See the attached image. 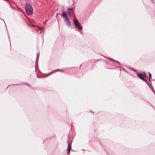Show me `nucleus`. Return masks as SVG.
I'll use <instances>...</instances> for the list:
<instances>
[{
  "instance_id": "f257e3e1",
  "label": "nucleus",
  "mask_w": 155,
  "mask_h": 155,
  "mask_svg": "<svg viewBox=\"0 0 155 155\" xmlns=\"http://www.w3.org/2000/svg\"><path fill=\"white\" fill-rule=\"evenodd\" d=\"M25 9L27 14L31 15L33 12V9L32 6L29 4H26L25 5Z\"/></svg>"
},
{
  "instance_id": "f03ea898",
  "label": "nucleus",
  "mask_w": 155,
  "mask_h": 155,
  "mask_svg": "<svg viewBox=\"0 0 155 155\" xmlns=\"http://www.w3.org/2000/svg\"><path fill=\"white\" fill-rule=\"evenodd\" d=\"M61 15L62 16L66 25L68 26H71V24L68 18L67 15L66 13L64 12H63Z\"/></svg>"
},
{
  "instance_id": "7ed1b4c3",
  "label": "nucleus",
  "mask_w": 155,
  "mask_h": 155,
  "mask_svg": "<svg viewBox=\"0 0 155 155\" xmlns=\"http://www.w3.org/2000/svg\"><path fill=\"white\" fill-rule=\"evenodd\" d=\"M75 26L78 29L80 30L82 28V27L80 25L79 23L78 22L77 20L74 19L73 20Z\"/></svg>"
},
{
  "instance_id": "20e7f679",
  "label": "nucleus",
  "mask_w": 155,
  "mask_h": 155,
  "mask_svg": "<svg viewBox=\"0 0 155 155\" xmlns=\"http://www.w3.org/2000/svg\"><path fill=\"white\" fill-rule=\"evenodd\" d=\"M67 12L68 15L70 16H71L72 17H74L75 18V15L73 13V9L72 8H68L67 9Z\"/></svg>"
},
{
  "instance_id": "39448f33",
  "label": "nucleus",
  "mask_w": 155,
  "mask_h": 155,
  "mask_svg": "<svg viewBox=\"0 0 155 155\" xmlns=\"http://www.w3.org/2000/svg\"><path fill=\"white\" fill-rule=\"evenodd\" d=\"M67 143H68V148H67V150L68 151V153L69 152H70V145L69 141H68Z\"/></svg>"
},
{
  "instance_id": "423d86ee",
  "label": "nucleus",
  "mask_w": 155,
  "mask_h": 155,
  "mask_svg": "<svg viewBox=\"0 0 155 155\" xmlns=\"http://www.w3.org/2000/svg\"><path fill=\"white\" fill-rule=\"evenodd\" d=\"M137 75L141 79L143 77L142 76H143L141 74H137Z\"/></svg>"
},
{
  "instance_id": "0eeeda50",
  "label": "nucleus",
  "mask_w": 155,
  "mask_h": 155,
  "mask_svg": "<svg viewBox=\"0 0 155 155\" xmlns=\"http://www.w3.org/2000/svg\"><path fill=\"white\" fill-rule=\"evenodd\" d=\"M142 75L144 77H145L146 74L145 72H143L142 73Z\"/></svg>"
},
{
  "instance_id": "6e6552de",
  "label": "nucleus",
  "mask_w": 155,
  "mask_h": 155,
  "mask_svg": "<svg viewBox=\"0 0 155 155\" xmlns=\"http://www.w3.org/2000/svg\"><path fill=\"white\" fill-rule=\"evenodd\" d=\"M149 78L150 79L151 78V74L149 72Z\"/></svg>"
},
{
  "instance_id": "1a4fd4ad",
  "label": "nucleus",
  "mask_w": 155,
  "mask_h": 155,
  "mask_svg": "<svg viewBox=\"0 0 155 155\" xmlns=\"http://www.w3.org/2000/svg\"><path fill=\"white\" fill-rule=\"evenodd\" d=\"M141 79H142L143 80V81H146V80L145 79L143 78V77L142 78H141Z\"/></svg>"
},
{
  "instance_id": "9d476101",
  "label": "nucleus",
  "mask_w": 155,
  "mask_h": 155,
  "mask_svg": "<svg viewBox=\"0 0 155 155\" xmlns=\"http://www.w3.org/2000/svg\"><path fill=\"white\" fill-rule=\"evenodd\" d=\"M141 79H142L143 80V81H146V80L145 79L143 78V77L142 78H141Z\"/></svg>"
},
{
  "instance_id": "9b49d317",
  "label": "nucleus",
  "mask_w": 155,
  "mask_h": 155,
  "mask_svg": "<svg viewBox=\"0 0 155 155\" xmlns=\"http://www.w3.org/2000/svg\"><path fill=\"white\" fill-rule=\"evenodd\" d=\"M28 25H29V26H30L28 24Z\"/></svg>"
}]
</instances>
